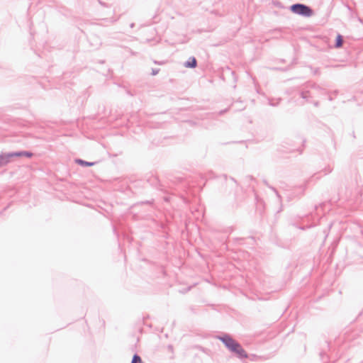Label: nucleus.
<instances>
[{
    "label": "nucleus",
    "instance_id": "f8f14e48",
    "mask_svg": "<svg viewBox=\"0 0 363 363\" xmlns=\"http://www.w3.org/2000/svg\"><path fill=\"white\" fill-rule=\"evenodd\" d=\"M318 72H319L318 68H316V69H315V70H314V74H318Z\"/></svg>",
    "mask_w": 363,
    "mask_h": 363
},
{
    "label": "nucleus",
    "instance_id": "423d86ee",
    "mask_svg": "<svg viewBox=\"0 0 363 363\" xmlns=\"http://www.w3.org/2000/svg\"><path fill=\"white\" fill-rule=\"evenodd\" d=\"M75 162L83 167H91L95 164V162H86L82 159H76Z\"/></svg>",
    "mask_w": 363,
    "mask_h": 363
},
{
    "label": "nucleus",
    "instance_id": "1a4fd4ad",
    "mask_svg": "<svg viewBox=\"0 0 363 363\" xmlns=\"http://www.w3.org/2000/svg\"><path fill=\"white\" fill-rule=\"evenodd\" d=\"M264 182L266 184V186H267L270 189H272L275 193L276 196L279 198V199L281 200V196L279 195L277 190L274 187L270 186L267 181H264Z\"/></svg>",
    "mask_w": 363,
    "mask_h": 363
},
{
    "label": "nucleus",
    "instance_id": "9d476101",
    "mask_svg": "<svg viewBox=\"0 0 363 363\" xmlns=\"http://www.w3.org/2000/svg\"><path fill=\"white\" fill-rule=\"evenodd\" d=\"M301 96L304 99H307L308 98H309L311 96V94L308 91H302L301 93Z\"/></svg>",
    "mask_w": 363,
    "mask_h": 363
},
{
    "label": "nucleus",
    "instance_id": "39448f33",
    "mask_svg": "<svg viewBox=\"0 0 363 363\" xmlns=\"http://www.w3.org/2000/svg\"><path fill=\"white\" fill-rule=\"evenodd\" d=\"M13 157L26 156L27 157H31L33 156V153L28 151L13 152Z\"/></svg>",
    "mask_w": 363,
    "mask_h": 363
},
{
    "label": "nucleus",
    "instance_id": "6e6552de",
    "mask_svg": "<svg viewBox=\"0 0 363 363\" xmlns=\"http://www.w3.org/2000/svg\"><path fill=\"white\" fill-rule=\"evenodd\" d=\"M131 363H143V362L141 357L138 354H135L133 357Z\"/></svg>",
    "mask_w": 363,
    "mask_h": 363
},
{
    "label": "nucleus",
    "instance_id": "9b49d317",
    "mask_svg": "<svg viewBox=\"0 0 363 363\" xmlns=\"http://www.w3.org/2000/svg\"><path fill=\"white\" fill-rule=\"evenodd\" d=\"M158 72H159V69H152V74L155 76V75L157 74Z\"/></svg>",
    "mask_w": 363,
    "mask_h": 363
},
{
    "label": "nucleus",
    "instance_id": "f257e3e1",
    "mask_svg": "<svg viewBox=\"0 0 363 363\" xmlns=\"http://www.w3.org/2000/svg\"><path fill=\"white\" fill-rule=\"evenodd\" d=\"M218 339L225 345L228 350L235 354L238 358L243 359L247 357V354L242 348V345L233 339L229 335L225 334L222 336H218Z\"/></svg>",
    "mask_w": 363,
    "mask_h": 363
},
{
    "label": "nucleus",
    "instance_id": "0eeeda50",
    "mask_svg": "<svg viewBox=\"0 0 363 363\" xmlns=\"http://www.w3.org/2000/svg\"><path fill=\"white\" fill-rule=\"evenodd\" d=\"M343 44V38L341 35H337L336 40H335V48H340L342 47Z\"/></svg>",
    "mask_w": 363,
    "mask_h": 363
},
{
    "label": "nucleus",
    "instance_id": "ddd939ff",
    "mask_svg": "<svg viewBox=\"0 0 363 363\" xmlns=\"http://www.w3.org/2000/svg\"><path fill=\"white\" fill-rule=\"evenodd\" d=\"M130 26V28H133L135 26V23H132Z\"/></svg>",
    "mask_w": 363,
    "mask_h": 363
},
{
    "label": "nucleus",
    "instance_id": "20e7f679",
    "mask_svg": "<svg viewBox=\"0 0 363 363\" xmlns=\"http://www.w3.org/2000/svg\"><path fill=\"white\" fill-rule=\"evenodd\" d=\"M197 65L196 60L194 57H191L189 60L184 63V66L189 68H195Z\"/></svg>",
    "mask_w": 363,
    "mask_h": 363
},
{
    "label": "nucleus",
    "instance_id": "7ed1b4c3",
    "mask_svg": "<svg viewBox=\"0 0 363 363\" xmlns=\"http://www.w3.org/2000/svg\"><path fill=\"white\" fill-rule=\"evenodd\" d=\"M13 157H14L13 152L8 153H1L0 155V167L7 164L11 161V159Z\"/></svg>",
    "mask_w": 363,
    "mask_h": 363
},
{
    "label": "nucleus",
    "instance_id": "4468645a",
    "mask_svg": "<svg viewBox=\"0 0 363 363\" xmlns=\"http://www.w3.org/2000/svg\"><path fill=\"white\" fill-rule=\"evenodd\" d=\"M314 105H315V106H318V101H317V102H315V103H314Z\"/></svg>",
    "mask_w": 363,
    "mask_h": 363
},
{
    "label": "nucleus",
    "instance_id": "f03ea898",
    "mask_svg": "<svg viewBox=\"0 0 363 363\" xmlns=\"http://www.w3.org/2000/svg\"><path fill=\"white\" fill-rule=\"evenodd\" d=\"M290 10L294 13L305 17H309L313 14L312 9L303 4H294L290 6Z\"/></svg>",
    "mask_w": 363,
    "mask_h": 363
}]
</instances>
